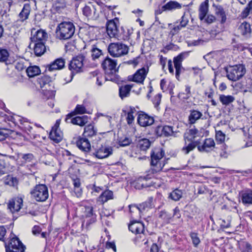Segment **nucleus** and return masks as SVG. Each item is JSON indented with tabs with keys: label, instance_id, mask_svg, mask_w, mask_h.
I'll return each mask as SVG.
<instances>
[{
	"label": "nucleus",
	"instance_id": "8fccbe9b",
	"mask_svg": "<svg viewBox=\"0 0 252 252\" xmlns=\"http://www.w3.org/2000/svg\"><path fill=\"white\" fill-rule=\"evenodd\" d=\"M9 53L6 49L0 48V62H4L7 60Z\"/></svg>",
	"mask_w": 252,
	"mask_h": 252
},
{
	"label": "nucleus",
	"instance_id": "2f4dec72",
	"mask_svg": "<svg viewBox=\"0 0 252 252\" xmlns=\"http://www.w3.org/2000/svg\"><path fill=\"white\" fill-rule=\"evenodd\" d=\"M113 198V192L110 190H105L102 192L98 198V201L103 204L110 199Z\"/></svg>",
	"mask_w": 252,
	"mask_h": 252
},
{
	"label": "nucleus",
	"instance_id": "c756f323",
	"mask_svg": "<svg viewBox=\"0 0 252 252\" xmlns=\"http://www.w3.org/2000/svg\"><path fill=\"white\" fill-rule=\"evenodd\" d=\"M203 116L202 113L196 110H190L189 115L188 117L189 123V124H194L195 122L200 119Z\"/></svg>",
	"mask_w": 252,
	"mask_h": 252
},
{
	"label": "nucleus",
	"instance_id": "37998d69",
	"mask_svg": "<svg viewBox=\"0 0 252 252\" xmlns=\"http://www.w3.org/2000/svg\"><path fill=\"white\" fill-rule=\"evenodd\" d=\"M26 71L29 77H33L40 73V69L37 66H31L26 68Z\"/></svg>",
	"mask_w": 252,
	"mask_h": 252
},
{
	"label": "nucleus",
	"instance_id": "680f3d73",
	"mask_svg": "<svg viewBox=\"0 0 252 252\" xmlns=\"http://www.w3.org/2000/svg\"><path fill=\"white\" fill-rule=\"evenodd\" d=\"M183 94H185V96H184L183 98L188 99L191 96V92H190V87L189 85L185 86V93H183Z\"/></svg>",
	"mask_w": 252,
	"mask_h": 252
},
{
	"label": "nucleus",
	"instance_id": "7ed1b4c3",
	"mask_svg": "<svg viewBox=\"0 0 252 252\" xmlns=\"http://www.w3.org/2000/svg\"><path fill=\"white\" fill-rule=\"evenodd\" d=\"M110 56L114 58L120 57L127 54L128 47L122 42L111 43L107 48Z\"/></svg>",
	"mask_w": 252,
	"mask_h": 252
},
{
	"label": "nucleus",
	"instance_id": "a211bd4d",
	"mask_svg": "<svg viewBox=\"0 0 252 252\" xmlns=\"http://www.w3.org/2000/svg\"><path fill=\"white\" fill-rule=\"evenodd\" d=\"M137 122L140 126L144 127L153 124L154 119L153 117L149 116L144 112L140 111L138 114Z\"/></svg>",
	"mask_w": 252,
	"mask_h": 252
},
{
	"label": "nucleus",
	"instance_id": "6e6d98bb",
	"mask_svg": "<svg viewBox=\"0 0 252 252\" xmlns=\"http://www.w3.org/2000/svg\"><path fill=\"white\" fill-rule=\"evenodd\" d=\"M252 11V0L250 1L247 7L242 13L243 18L247 17L249 14Z\"/></svg>",
	"mask_w": 252,
	"mask_h": 252
},
{
	"label": "nucleus",
	"instance_id": "6ab92c4d",
	"mask_svg": "<svg viewBox=\"0 0 252 252\" xmlns=\"http://www.w3.org/2000/svg\"><path fill=\"white\" fill-rule=\"evenodd\" d=\"M173 127L169 126H158L155 130V133L158 136L168 137L173 134Z\"/></svg>",
	"mask_w": 252,
	"mask_h": 252
},
{
	"label": "nucleus",
	"instance_id": "79ce46f5",
	"mask_svg": "<svg viewBox=\"0 0 252 252\" xmlns=\"http://www.w3.org/2000/svg\"><path fill=\"white\" fill-rule=\"evenodd\" d=\"M238 246L241 252H252V246L247 241H241L238 242Z\"/></svg>",
	"mask_w": 252,
	"mask_h": 252
},
{
	"label": "nucleus",
	"instance_id": "473e14b6",
	"mask_svg": "<svg viewBox=\"0 0 252 252\" xmlns=\"http://www.w3.org/2000/svg\"><path fill=\"white\" fill-rule=\"evenodd\" d=\"M215 14L218 20L220 21L221 24L225 22L226 16L223 8L220 6H216L215 10Z\"/></svg>",
	"mask_w": 252,
	"mask_h": 252
},
{
	"label": "nucleus",
	"instance_id": "052dcab7",
	"mask_svg": "<svg viewBox=\"0 0 252 252\" xmlns=\"http://www.w3.org/2000/svg\"><path fill=\"white\" fill-rule=\"evenodd\" d=\"M161 95L158 94L154 98L153 102L156 108H157L159 105L161 101Z\"/></svg>",
	"mask_w": 252,
	"mask_h": 252
},
{
	"label": "nucleus",
	"instance_id": "13d9d810",
	"mask_svg": "<svg viewBox=\"0 0 252 252\" xmlns=\"http://www.w3.org/2000/svg\"><path fill=\"white\" fill-rule=\"evenodd\" d=\"M239 30L241 32H251L250 25L247 22L242 23L239 27Z\"/></svg>",
	"mask_w": 252,
	"mask_h": 252
},
{
	"label": "nucleus",
	"instance_id": "0eeeda50",
	"mask_svg": "<svg viewBox=\"0 0 252 252\" xmlns=\"http://www.w3.org/2000/svg\"><path fill=\"white\" fill-rule=\"evenodd\" d=\"M84 59L85 56L83 55H79L73 58L70 61L68 69L71 71V80L75 74L82 71Z\"/></svg>",
	"mask_w": 252,
	"mask_h": 252
},
{
	"label": "nucleus",
	"instance_id": "39448f33",
	"mask_svg": "<svg viewBox=\"0 0 252 252\" xmlns=\"http://www.w3.org/2000/svg\"><path fill=\"white\" fill-rule=\"evenodd\" d=\"M6 252H25L26 246L16 236L10 238L7 242L5 243Z\"/></svg>",
	"mask_w": 252,
	"mask_h": 252
},
{
	"label": "nucleus",
	"instance_id": "ea45409f",
	"mask_svg": "<svg viewBox=\"0 0 252 252\" xmlns=\"http://www.w3.org/2000/svg\"><path fill=\"white\" fill-rule=\"evenodd\" d=\"M119 20L117 18L109 21L106 24V32H117L118 31L117 26Z\"/></svg>",
	"mask_w": 252,
	"mask_h": 252
},
{
	"label": "nucleus",
	"instance_id": "f03ea898",
	"mask_svg": "<svg viewBox=\"0 0 252 252\" xmlns=\"http://www.w3.org/2000/svg\"><path fill=\"white\" fill-rule=\"evenodd\" d=\"M246 68L242 64L229 66L226 69V77L232 81H237L240 80L246 73Z\"/></svg>",
	"mask_w": 252,
	"mask_h": 252
},
{
	"label": "nucleus",
	"instance_id": "e2e57ef3",
	"mask_svg": "<svg viewBox=\"0 0 252 252\" xmlns=\"http://www.w3.org/2000/svg\"><path fill=\"white\" fill-rule=\"evenodd\" d=\"M131 143V140L128 138H125L122 140L119 141V145L121 146L125 147L129 145Z\"/></svg>",
	"mask_w": 252,
	"mask_h": 252
},
{
	"label": "nucleus",
	"instance_id": "aec40b11",
	"mask_svg": "<svg viewBox=\"0 0 252 252\" xmlns=\"http://www.w3.org/2000/svg\"><path fill=\"white\" fill-rule=\"evenodd\" d=\"M153 200V198L152 197H150L149 198L148 201L139 204L138 206L135 205H129V211L130 212H132L133 211H137L141 212L146 209L152 208Z\"/></svg>",
	"mask_w": 252,
	"mask_h": 252
},
{
	"label": "nucleus",
	"instance_id": "f3484780",
	"mask_svg": "<svg viewBox=\"0 0 252 252\" xmlns=\"http://www.w3.org/2000/svg\"><path fill=\"white\" fill-rule=\"evenodd\" d=\"M112 154V149L111 147L100 148L97 150H92L90 156H93L98 158H104L108 157Z\"/></svg>",
	"mask_w": 252,
	"mask_h": 252
},
{
	"label": "nucleus",
	"instance_id": "e433bc0d",
	"mask_svg": "<svg viewBox=\"0 0 252 252\" xmlns=\"http://www.w3.org/2000/svg\"><path fill=\"white\" fill-rule=\"evenodd\" d=\"M31 12V6L30 4L25 3L22 11L19 14V17L22 21L27 20L29 18Z\"/></svg>",
	"mask_w": 252,
	"mask_h": 252
},
{
	"label": "nucleus",
	"instance_id": "c03bdc74",
	"mask_svg": "<svg viewBox=\"0 0 252 252\" xmlns=\"http://www.w3.org/2000/svg\"><path fill=\"white\" fill-rule=\"evenodd\" d=\"M158 217L162 219L164 222L167 223L170 222V220L172 219V215L165 210H162L159 212Z\"/></svg>",
	"mask_w": 252,
	"mask_h": 252
},
{
	"label": "nucleus",
	"instance_id": "ddd939ff",
	"mask_svg": "<svg viewBox=\"0 0 252 252\" xmlns=\"http://www.w3.org/2000/svg\"><path fill=\"white\" fill-rule=\"evenodd\" d=\"M74 115L73 112L68 114L66 116L65 121L67 123H71L80 126H84L88 122V116L85 115L82 117H73Z\"/></svg>",
	"mask_w": 252,
	"mask_h": 252
},
{
	"label": "nucleus",
	"instance_id": "774afa93",
	"mask_svg": "<svg viewBox=\"0 0 252 252\" xmlns=\"http://www.w3.org/2000/svg\"><path fill=\"white\" fill-rule=\"evenodd\" d=\"M220 226L223 228H229L230 226V221L229 220H227L226 221L222 220Z\"/></svg>",
	"mask_w": 252,
	"mask_h": 252
},
{
	"label": "nucleus",
	"instance_id": "0e129e2a",
	"mask_svg": "<svg viewBox=\"0 0 252 252\" xmlns=\"http://www.w3.org/2000/svg\"><path fill=\"white\" fill-rule=\"evenodd\" d=\"M106 248L109 249H112L113 250L116 252V247L115 244L114 242H108L107 241L106 243Z\"/></svg>",
	"mask_w": 252,
	"mask_h": 252
},
{
	"label": "nucleus",
	"instance_id": "bb28decb",
	"mask_svg": "<svg viewBox=\"0 0 252 252\" xmlns=\"http://www.w3.org/2000/svg\"><path fill=\"white\" fill-rule=\"evenodd\" d=\"M188 19L185 15L182 16V20L180 23L176 22L173 24H170L169 25L170 29L175 31H180L183 28L185 27L188 23Z\"/></svg>",
	"mask_w": 252,
	"mask_h": 252
},
{
	"label": "nucleus",
	"instance_id": "20e7f679",
	"mask_svg": "<svg viewBox=\"0 0 252 252\" xmlns=\"http://www.w3.org/2000/svg\"><path fill=\"white\" fill-rule=\"evenodd\" d=\"M32 198L38 202L46 201L49 196L48 189L44 184L36 185L31 191Z\"/></svg>",
	"mask_w": 252,
	"mask_h": 252
},
{
	"label": "nucleus",
	"instance_id": "cd10ccee",
	"mask_svg": "<svg viewBox=\"0 0 252 252\" xmlns=\"http://www.w3.org/2000/svg\"><path fill=\"white\" fill-rule=\"evenodd\" d=\"M198 133V130L195 128H191L187 130L184 134V139L185 141H195V139Z\"/></svg>",
	"mask_w": 252,
	"mask_h": 252
},
{
	"label": "nucleus",
	"instance_id": "338daca9",
	"mask_svg": "<svg viewBox=\"0 0 252 252\" xmlns=\"http://www.w3.org/2000/svg\"><path fill=\"white\" fill-rule=\"evenodd\" d=\"M27 134L29 135L30 138L33 139H37L39 137V135L36 134L33 129L32 130H30L29 132H27Z\"/></svg>",
	"mask_w": 252,
	"mask_h": 252
},
{
	"label": "nucleus",
	"instance_id": "a878e982",
	"mask_svg": "<svg viewBox=\"0 0 252 252\" xmlns=\"http://www.w3.org/2000/svg\"><path fill=\"white\" fill-rule=\"evenodd\" d=\"M65 64V61L63 59L61 58L56 59L53 62L48 65L47 68L48 71H51L53 70L62 69Z\"/></svg>",
	"mask_w": 252,
	"mask_h": 252
},
{
	"label": "nucleus",
	"instance_id": "a18cd8bd",
	"mask_svg": "<svg viewBox=\"0 0 252 252\" xmlns=\"http://www.w3.org/2000/svg\"><path fill=\"white\" fill-rule=\"evenodd\" d=\"M138 145L141 150L146 151L150 147L151 142L148 139L143 138L139 141Z\"/></svg>",
	"mask_w": 252,
	"mask_h": 252
},
{
	"label": "nucleus",
	"instance_id": "c9c22d12",
	"mask_svg": "<svg viewBox=\"0 0 252 252\" xmlns=\"http://www.w3.org/2000/svg\"><path fill=\"white\" fill-rule=\"evenodd\" d=\"M96 132V129L94 128V125L90 124L85 127L83 136L86 138L92 137L95 135Z\"/></svg>",
	"mask_w": 252,
	"mask_h": 252
},
{
	"label": "nucleus",
	"instance_id": "4d7b16f0",
	"mask_svg": "<svg viewBox=\"0 0 252 252\" xmlns=\"http://www.w3.org/2000/svg\"><path fill=\"white\" fill-rule=\"evenodd\" d=\"M92 57L93 60L98 58L102 54L101 50L97 48H93L91 50Z\"/></svg>",
	"mask_w": 252,
	"mask_h": 252
},
{
	"label": "nucleus",
	"instance_id": "4c0bfd02",
	"mask_svg": "<svg viewBox=\"0 0 252 252\" xmlns=\"http://www.w3.org/2000/svg\"><path fill=\"white\" fill-rule=\"evenodd\" d=\"M48 37L47 32H34V34L31 37L32 42L37 43L43 42Z\"/></svg>",
	"mask_w": 252,
	"mask_h": 252
},
{
	"label": "nucleus",
	"instance_id": "9d476101",
	"mask_svg": "<svg viewBox=\"0 0 252 252\" xmlns=\"http://www.w3.org/2000/svg\"><path fill=\"white\" fill-rule=\"evenodd\" d=\"M76 144L77 147L86 156H90L94 147L92 148L90 142L87 138L79 136L76 141Z\"/></svg>",
	"mask_w": 252,
	"mask_h": 252
},
{
	"label": "nucleus",
	"instance_id": "423d86ee",
	"mask_svg": "<svg viewBox=\"0 0 252 252\" xmlns=\"http://www.w3.org/2000/svg\"><path fill=\"white\" fill-rule=\"evenodd\" d=\"M82 204L83 207L82 210L84 212L82 216L85 218L82 222V225H86V227H88L96 221V216L93 213V208L91 205L87 206L86 202H83Z\"/></svg>",
	"mask_w": 252,
	"mask_h": 252
},
{
	"label": "nucleus",
	"instance_id": "58836bf2",
	"mask_svg": "<svg viewBox=\"0 0 252 252\" xmlns=\"http://www.w3.org/2000/svg\"><path fill=\"white\" fill-rule=\"evenodd\" d=\"M46 51V47L43 42L35 43L34 53L36 56H41Z\"/></svg>",
	"mask_w": 252,
	"mask_h": 252
},
{
	"label": "nucleus",
	"instance_id": "5701e85b",
	"mask_svg": "<svg viewBox=\"0 0 252 252\" xmlns=\"http://www.w3.org/2000/svg\"><path fill=\"white\" fill-rule=\"evenodd\" d=\"M75 27L70 21H64L58 25L56 32H75Z\"/></svg>",
	"mask_w": 252,
	"mask_h": 252
},
{
	"label": "nucleus",
	"instance_id": "7c9ffc66",
	"mask_svg": "<svg viewBox=\"0 0 252 252\" xmlns=\"http://www.w3.org/2000/svg\"><path fill=\"white\" fill-rule=\"evenodd\" d=\"M49 137L51 140L58 143L63 139V133L59 129H52L49 134Z\"/></svg>",
	"mask_w": 252,
	"mask_h": 252
},
{
	"label": "nucleus",
	"instance_id": "69168bd1",
	"mask_svg": "<svg viewBox=\"0 0 252 252\" xmlns=\"http://www.w3.org/2000/svg\"><path fill=\"white\" fill-rule=\"evenodd\" d=\"M92 12V10L91 8L88 6H85L83 10V14L87 17L91 15Z\"/></svg>",
	"mask_w": 252,
	"mask_h": 252
},
{
	"label": "nucleus",
	"instance_id": "c85d7f7f",
	"mask_svg": "<svg viewBox=\"0 0 252 252\" xmlns=\"http://www.w3.org/2000/svg\"><path fill=\"white\" fill-rule=\"evenodd\" d=\"M182 5L176 1H169L161 7V11H172L177 9H180Z\"/></svg>",
	"mask_w": 252,
	"mask_h": 252
},
{
	"label": "nucleus",
	"instance_id": "603ef678",
	"mask_svg": "<svg viewBox=\"0 0 252 252\" xmlns=\"http://www.w3.org/2000/svg\"><path fill=\"white\" fill-rule=\"evenodd\" d=\"M75 114H82L86 113V109L85 107L83 105L77 104L73 112Z\"/></svg>",
	"mask_w": 252,
	"mask_h": 252
},
{
	"label": "nucleus",
	"instance_id": "a19ab883",
	"mask_svg": "<svg viewBox=\"0 0 252 252\" xmlns=\"http://www.w3.org/2000/svg\"><path fill=\"white\" fill-rule=\"evenodd\" d=\"M235 97L231 95L220 94L219 100L222 105L227 106L235 100Z\"/></svg>",
	"mask_w": 252,
	"mask_h": 252
},
{
	"label": "nucleus",
	"instance_id": "f704fd0d",
	"mask_svg": "<svg viewBox=\"0 0 252 252\" xmlns=\"http://www.w3.org/2000/svg\"><path fill=\"white\" fill-rule=\"evenodd\" d=\"M132 87V85H126L119 88V96L121 99H123L129 95L130 91Z\"/></svg>",
	"mask_w": 252,
	"mask_h": 252
},
{
	"label": "nucleus",
	"instance_id": "09e8293b",
	"mask_svg": "<svg viewBox=\"0 0 252 252\" xmlns=\"http://www.w3.org/2000/svg\"><path fill=\"white\" fill-rule=\"evenodd\" d=\"M19 158L23 159L22 162L27 163L32 162L34 160V156L32 154H19Z\"/></svg>",
	"mask_w": 252,
	"mask_h": 252
},
{
	"label": "nucleus",
	"instance_id": "5fc2aeb1",
	"mask_svg": "<svg viewBox=\"0 0 252 252\" xmlns=\"http://www.w3.org/2000/svg\"><path fill=\"white\" fill-rule=\"evenodd\" d=\"M190 236L191 238L194 246L196 247L200 242V239L197 236V234L195 232H191L190 233Z\"/></svg>",
	"mask_w": 252,
	"mask_h": 252
},
{
	"label": "nucleus",
	"instance_id": "4468645a",
	"mask_svg": "<svg viewBox=\"0 0 252 252\" xmlns=\"http://www.w3.org/2000/svg\"><path fill=\"white\" fill-rule=\"evenodd\" d=\"M216 35V32H203L200 38L197 40L189 41L188 42V45L191 46L203 44L204 43H206L209 40L215 38Z\"/></svg>",
	"mask_w": 252,
	"mask_h": 252
},
{
	"label": "nucleus",
	"instance_id": "4be33fe9",
	"mask_svg": "<svg viewBox=\"0 0 252 252\" xmlns=\"http://www.w3.org/2000/svg\"><path fill=\"white\" fill-rule=\"evenodd\" d=\"M128 229L132 233L135 234L144 233V225L140 221H131L128 225Z\"/></svg>",
	"mask_w": 252,
	"mask_h": 252
},
{
	"label": "nucleus",
	"instance_id": "3c124183",
	"mask_svg": "<svg viewBox=\"0 0 252 252\" xmlns=\"http://www.w3.org/2000/svg\"><path fill=\"white\" fill-rule=\"evenodd\" d=\"M57 36L61 40H67L71 38L74 35V32H59Z\"/></svg>",
	"mask_w": 252,
	"mask_h": 252
},
{
	"label": "nucleus",
	"instance_id": "f257e3e1",
	"mask_svg": "<svg viewBox=\"0 0 252 252\" xmlns=\"http://www.w3.org/2000/svg\"><path fill=\"white\" fill-rule=\"evenodd\" d=\"M164 156V150L160 148H155L151 152V164L152 167L149 170L147 175L138 180L137 183L141 186L142 188L146 187L144 184L141 183L144 180L151 179L154 176V175L162 170L164 164H161L159 161L160 159Z\"/></svg>",
	"mask_w": 252,
	"mask_h": 252
},
{
	"label": "nucleus",
	"instance_id": "dca6fc26",
	"mask_svg": "<svg viewBox=\"0 0 252 252\" xmlns=\"http://www.w3.org/2000/svg\"><path fill=\"white\" fill-rule=\"evenodd\" d=\"M23 202V201L21 197H16L12 198L7 203V209L12 214L18 212L21 209Z\"/></svg>",
	"mask_w": 252,
	"mask_h": 252
},
{
	"label": "nucleus",
	"instance_id": "bf43d9fd",
	"mask_svg": "<svg viewBox=\"0 0 252 252\" xmlns=\"http://www.w3.org/2000/svg\"><path fill=\"white\" fill-rule=\"evenodd\" d=\"M6 173V166L5 161L0 159V176Z\"/></svg>",
	"mask_w": 252,
	"mask_h": 252
},
{
	"label": "nucleus",
	"instance_id": "49530a36",
	"mask_svg": "<svg viewBox=\"0 0 252 252\" xmlns=\"http://www.w3.org/2000/svg\"><path fill=\"white\" fill-rule=\"evenodd\" d=\"M182 190L176 189L170 193L169 197L174 201H178L182 197Z\"/></svg>",
	"mask_w": 252,
	"mask_h": 252
},
{
	"label": "nucleus",
	"instance_id": "f8f14e48",
	"mask_svg": "<svg viewBox=\"0 0 252 252\" xmlns=\"http://www.w3.org/2000/svg\"><path fill=\"white\" fill-rule=\"evenodd\" d=\"M8 120L12 122L15 125H17L27 133L30 130H32V127L25 121V119L19 116H10L8 117Z\"/></svg>",
	"mask_w": 252,
	"mask_h": 252
},
{
	"label": "nucleus",
	"instance_id": "9b49d317",
	"mask_svg": "<svg viewBox=\"0 0 252 252\" xmlns=\"http://www.w3.org/2000/svg\"><path fill=\"white\" fill-rule=\"evenodd\" d=\"M148 71V67H143L137 70L133 75L128 76V80L143 84Z\"/></svg>",
	"mask_w": 252,
	"mask_h": 252
},
{
	"label": "nucleus",
	"instance_id": "b1692460",
	"mask_svg": "<svg viewBox=\"0 0 252 252\" xmlns=\"http://www.w3.org/2000/svg\"><path fill=\"white\" fill-rule=\"evenodd\" d=\"M37 82L41 88H44L45 90H50L52 85L51 78L48 75H43L38 78Z\"/></svg>",
	"mask_w": 252,
	"mask_h": 252
},
{
	"label": "nucleus",
	"instance_id": "864d4df0",
	"mask_svg": "<svg viewBox=\"0 0 252 252\" xmlns=\"http://www.w3.org/2000/svg\"><path fill=\"white\" fill-rule=\"evenodd\" d=\"M225 135L221 131H218L216 132V140L220 143H222L225 140Z\"/></svg>",
	"mask_w": 252,
	"mask_h": 252
},
{
	"label": "nucleus",
	"instance_id": "393cba45",
	"mask_svg": "<svg viewBox=\"0 0 252 252\" xmlns=\"http://www.w3.org/2000/svg\"><path fill=\"white\" fill-rule=\"evenodd\" d=\"M242 202L245 205H252V189H248L240 193Z\"/></svg>",
	"mask_w": 252,
	"mask_h": 252
},
{
	"label": "nucleus",
	"instance_id": "1a4fd4ad",
	"mask_svg": "<svg viewBox=\"0 0 252 252\" xmlns=\"http://www.w3.org/2000/svg\"><path fill=\"white\" fill-rule=\"evenodd\" d=\"M116 60L112 59L108 56L102 61L101 66L106 74H113L118 71L119 67H116Z\"/></svg>",
	"mask_w": 252,
	"mask_h": 252
},
{
	"label": "nucleus",
	"instance_id": "6e6552de",
	"mask_svg": "<svg viewBox=\"0 0 252 252\" xmlns=\"http://www.w3.org/2000/svg\"><path fill=\"white\" fill-rule=\"evenodd\" d=\"M208 8L209 0H205L199 6L198 16L201 21L204 20L205 22L211 24L216 21V18L213 15H209L205 18L208 12Z\"/></svg>",
	"mask_w": 252,
	"mask_h": 252
},
{
	"label": "nucleus",
	"instance_id": "412c9836",
	"mask_svg": "<svg viewBox=\"0 0 252 252\" xmlns=\"http://www.w3.org/2000/svg\"><path fill=\"white\" fill-rule=\"evenodd\" d=\"M215 148V143L212 138L205 139L202 145L197 146L198 150L201 152L209 153L213 151Z\"/></svg>",
	"mask_w": 252,
	"mask_h": 252
},
{
	"label": "nucleus",
	"instance_id": "72a5a7b5",
	"mask_svg": "<svg viewBox=\"0 0 252 252\" xmlns=\"http://www.w3.org/2000/svg\"><path fill=\"white\" fill-rule=\"evenodd\" d=\"M190 143L187 144V140L185 143V146L182 148V152L185 154H188L190 151L193 150L196 146H198V141H189Z\"/></svg>",
	"mask_w": 252,
	"mask_h": 252
},
{
	"label": "nucleus",
	"instance_id": "2eb2a0df",
	"mask_svg": "<svg viewBox=\"0 0 252 252\" xmlns=\"http://www.w3.org/2000/svg\"><path fill=\"white\" fill-rule=\"evenodd\" d=\"M189 55V52H182L173 59L174 67L176 69V77L178 79L182 70H184L182 66L184 59Z\"/></svg>",
	"mask_w": 252,
	"mask_h": 252
},
{
	"label": "nucleus",
	"instance_id": "de8ad7c7",
	"mask_svg": "<svg viewBox=\"0 0 252 252\" xmlns=\"http://www.w3.org/2000/svg\"><path fill=\"white\" fill-rule=\"evenodd\" d=\"M4 184L11 187H16L18 184V180L16 177L8 176L4 181Z\"/></svg>",
	"mask_w": 252,
	"mask_h": 252
}]
</instances>
